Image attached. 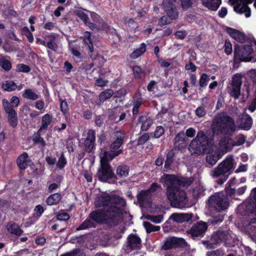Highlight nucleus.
<instances>
[{
  "mask_svg": "<svg viewBox=\"0 0 256 256\" xmlns=\"http://www.w3.org/2000/svg\"><path fill=\"white\" fill-rule=\"evenodd\" d=\"M100 199L101 205L104 206V208L90 213L88 218L76 228L77 230L95 227L96 223L110 224L112 222H114L118 220L126 206L125 200L118 196L106 194L102 195Z\"/></svg>",
  "mask_w": 256,
  "mask_h": 256,
  "instance_id": "1",
  "label": "nucleus"
},
{
  "mask_svg": "<svg viewBox=\"0 0 256 256\" xmlns=\"http://www.w3.org/2000/svg\"><path fill=\"white\" fill-rule=\"evenodd\" d=\"M192 178H179L174 174H164L160 182L166 188V194L172 206L182 208L188 204L186 192L180 190V186H188L192 182Z\"/></svg>",
  "mask_w": 256,
  "mask_h": 256,
  "instance_id": "2",
  "label": "nucleus"
},
{
  "mask_svg": "<svg viewBox=\"0 0 256 256\" xmlns=\"http://www.w3.org/2000/svg\"><path fill=\"white\" fill-rule=\"evenodd\" d=\"M192 178H179L174 174H164L160 182L166 188V194L172 206L182 208L188 204L186 192L180 190V186H188L192 182Z\"/></svg>",
  "mask_w": 256,
  "mask_h": 256,
  "instance_id": "3",
  "label": "nucleus"
},
{
  "mask_svg": "<svg viewBox=\"0 0 256 256\" xmlns=\"http://www.w3.org/2000/svg\"><path fill=\"white\" fill-rule=\"evenodd\" d=\"M237 242L236 235L232 231L218 230L212 234L210 240L202 243L207 249H213L222 242H224L226 246H234Z\"/></svg>",
  "mask_w": 256,
  "mask_h": 256,
  "instance_id": "4",
  "label": "nucleus"
},
{
  "mask_svg": "<svg viewBox=\"0 0 256 256\" xmlns=\"http://www.w3.org/2000/svg\"><path fill=\"white\" fill-rule=\"evenodd\" d=\"M212 127L213 132L218 134H232L236 130L234 119L224 112L215 116Z\"/></svg>",
  "mask_w": 256,
  "mask_h": 256,
  "instance_id": "5",
  "label": "nucleus"
},
{
  "mask_svg": "<svg viewBox=\"0 0 256 256\" xmlns=\"http://www.w3.org/2000/svg\"><path fill=\"white\" fill-rule=\"evenodd\" d=\"M126 137V133L124 130H119L113 133L114 140L110 146L108 150H102L100 160H112L115 157L122 152L120 148L124 144Z\"/></svg>",
  "mask_w": 256,
  "mask_h": 256,
  "instance_id": "6",
  "label": "nucleus"
},
{
  "mask_svg": "<svg viewBox=\"0 0 256 256\" xmlns=\"http://www.w3.org/2000/svg\"><path fill=\"white\" fill-rule=\"evenodd\" d=\"M214 139V134L209 136L202 130L198 131L194 138L188 146V150L192 154L200 155L204 154L208 146Z\"/></svg>",
  "mask_w": 256,
  "mask_h": 256,
  "instance_id": "7",
  "label": "nucleus"
},
{
  "mask_svg": "<svg viewBox=\"0 0 256 256\" xmlns=\"http://www.w3.org/2000/svg\"><path fill=\"white\" fill-rule=\"evenodd\" d=\"M242 207H246V222L244 224L249 230L248 234L253 241H256V210L254 204L246 202Z\"/></svg>",
  "mask_w": 256,
  "mask_h": 256,
  "instance_id": "8",
  "label": "nucleus"
},
{
  "mask_svg": "<svg viewBox=\"0 0 256 256\" xmlns=\"http://www.w3.org/2000/svg\"><path fill=\"white\" fill-rule=\"evenodd\" d=\"M232 138H224L220 140V147L216 146L210 148L206 153V160H219L228 152L231 150L230 146L228 144H231Z\"/></svg>",
  "mask_w": 256,
  "mask_h": 256,
  "instance_id": "9",
  "label": "nucleus"
},
{
  "mask_svg": "<svg viewBox=\"0 0 256 256\" xmlns=\"http://www.w3.org/2000/svg\"><path fill=\"white\" fill-rule=\"evenodd\" d=\"M254 50L251 45H239L236 44L234 46V68L238 67L241 62H250L252 57L250 55Z\"/></svg>",
  "mask_w": 256,
  "mask_h": 256,
  "instance_id": "10",
  "label": "nucleus"
},
{
  "mask_svg": "<svg viewBox=\"0 0 256 256\" xmlns=\"http://www.w3.org/2000/svg\"><path fill=\"white\" fill-rule=\"evenodd\" d=\"M234 161H222V162L215 168L212 172V176L217 178L223 176L224 178L218 180L219 184H223L228 178L231 170L234 167Z\"/></svg>",
  "mask_w": 256,
  "mask_h": 256,
  "instance_id": "11",
  "label": "nucleus"
},
{
  "mask_svg": "<svg viewBox=\"0 0 256 256\" xmlns=\"http://www.w3.org/2000/svg\"><path fill=\"white\" fill-rule=\"evenodd\" d=\"M210 206L213 208L218 212L226 210L228 206V198L222 192L215 194L208 200Z\"/></svg>",
  "mask_w": 256,
  "mask_h": 256,
  "instance_id": "12",
  "label": "nucleus"
},
{
  "mask_svg": "<svg viewBox=\"0 0 256 256\" xmlns=\"http://www.w3.org/2000/svg\"><path fill=\"white\" fill-rule=\"evenodd\" d=\"M100 168L98 170L99 179L102 182H112L115 181L114 172L109 165L108 161H100Z\"/></svg>",
  "mask_w": 256,
  "mask_h": 256,
  "instance_id": "13",
  "label": "nucleus"
},
{
  "mask_svg": "<svg viewBox=\"0 0 256 256\" xmlns=\"http://www.w3.org/2000/svg\"><path fill=\"white\" fill-rule=\"evenodd\" d=\"M176 0H163L162 4L168 16L172 20L176 19L179 13L174 4Z\"/></svg>",
  "mask_w": 256,
  "mask_h": 256,
  "instance_id": "14",
  "label": "nucleus"
},
{
  "mask_svg": "<svg viewBox=\"0 0 256 256\" xmlns=\"http://www.w3.org/2000/svg\"><path fill=\"white\" fill-rule=\"evenodd\" d=\"M5 112L8 114V122L10 126L14 128L17 127L18 124V114L12 106L8 105L5 107Z\"/></svg>",
  "mask_w": 256,
  "mask_h": 256,
  "instance_id": "15",
  "label": "nucleus"
},
{
  "mask_svg": "<svg viewBox=\"0 0 256 256\" xmlns=\"http://www.w3.org/2000/svg\"><path fill=\"white\" fill-rule=\"evenodd\" d=\"M225 30L232 38L238 42L243 44L246 42V37L245 34L238 30L226 26Z\"/></svg>",
  "mask_w": 256,
  "mask_h": 256,
  "instance_id": "16",
  "label": "nucleus"
},
{
  "mask_svg": "<svg viewBox=\"0 0 256 256\" xmlns=\"http://www.w3.org/2000/svg\"><path fill=\"white\" fill-rule=\"evenodd\" d=\"M189 142V139L186 137L184 132L178 134L174 138V144L178 150L184 149L186 147Z\"/></svg>",
  "mask_w": 256,
  "mask_h": 256,
  "instance_id": "17",
  "label": "nucleus"
},
{
  "mask_svg": "<svg viewBox=\"0 0 256 256\" xmlns=\"http://www.w3.org/2000/svg\"><path fill=\"white\" fill-rule=\"evenodd\" d=\"M208 226L206 222H200L192 226L190 233L192 237L202 236L207 230Z\"/></svg>",
  "mask_w": 256,
  "mask_h": 256,
  "instance_id": "18",
  "label": "nucleus"
},
{
  "mask_svg": "<svg viewBox=\"0 0 256 256\" xmlns=\"http://www.w3.org/2000/svg\"><path fill=\"white\" fill-rule=\"evenodd\" d=\"M44 38L46 40L44 46L55 52L58 50V46L56 42V37L54 34L46 35Z\"/></svg>",
  "mask_w": 256,
  "mask_h": 256,
  "instance_id": "19",
  "label": "nucleus"
},
{
  "mask_svg": "<svg viewBox=\"0 0 256 256\" xmlns=\"http://www.w3.org/2000/svg\"><path fill=\"white\" fill-rule=\"evenodd\" d=\"M234 11L239 14H244L246 18H249L251 16V10L250 8L240 2L234 6Z\"/></svg>",
  "mask_w": 256,
  "mask_h": 256,
  "instance_id": "20",
  "label": "nucleus"
},
{
  "mask_svg": "<svg viewBox=\"0 0 256 256\" xmlns=\"http://www.w3.org/2000/svg\"><path fill=\"white\" fill-rule=\"evenodd\" d=\"M138 122L141 124L140 130L147 131L154 124L153 120L147 116H140L138 119Z\"/></svg>",
  "mask_w": 256,
  "mask_h": 256,
  "instance_id": "21",
  "label": "nucleus"
},
{
  "mask_svg": "<svg viewBox=\"0 0 256 256\" xmlns=\"http://www.w3.org/2000/svg\"><path fill=\"white\" fill-rule=\"evenodd\" d=\"M252 122V117L247 113H245L242 114L240 120V126L244 130H248L251 128Z\"/></svg>",
  "mask_w": 256,
  "mask_h": 256,
  "instance_id": "22",
  "label": "nucleus"
},
{
  "mask_svg": "<svg viewBox=\"0 0 256 256\" xmlns=\"http://www.w3.org/2000/svg\"><path fill=\"white\" fill-rule=\"evenodd\" d=\"M192 214L190 213H181L173 214L170 216V218L177 222H188L192 218Z\"/></svg>",
  "mask_w": 256,
  "mask_h": 256,
  "instance_id": "23",
  "label": "nucleus"
},
{
  "mask_svg": "<svg viewBox=\"0 0 256 256\" xmlns=\"http://www.w3.org/2000/svg\"><path fill=\"white\" fill-rule=\"evenodd\" d=\"M152 194L148 190H142L138 194V200L141 204H149L150 202Z\"/></svg>",
  "mask_w": 256,
  "mask_h": 256,
  "instance_id": "24",
  "label": "nucleus"
},
{
  "mask_svg": "<svg viewBox=\"0 0 256 256\" xmlns=\"http://www.w3.org/2000/svg\"><path fill=\"white\" fill-rule=\"evenodd\" d=\"M202 4L208 10L216 11L222 4V0H202Z\"/></svg>",
  "mask_w": 256,
  "mask_h": 256,
  "instance_id": "25",
  "label": "nucleus"
},
{
  "mask_svg": "<svg viewBox=\"0 0 256 256\" xmlns=\"http://www.w3.org/2000/svg\"><path fill=\"white\" fill-rule=\"evenodd\" d=\"M128 248L130 250L140 246V240L139 237L135 235H130L128 238Z\"/></svg>",
  "mask_w": 256,
  "mask_h": 256,
  "instance_id": "26",
  "label": "nucleus"
},
{
  "mask_svg": "<svg viewBox=\"0 0 256 256\" xmlns=\"http://www.w3.org/2000/svg\"><path fill=\"white\" fill-rule=\"evenodd\" d=\"M83 40L85 45L88 46V54L90 57H92L90 54H92L94 51V46L92 42V40L91 38V34L90 32L88 31H85L84 32L83 36Z\"/></svg>",
  "mask_w": 256,
  "mask_h": 256,
  "instance_id": "27",
  "label": "nucleus"
},
{
  "mask_svg": "<svg viewBox=\"0 0 256 256\" xmlns=\"http://www.w3.org/2000/svg\"><path fill=\"white\" fill-rule=\"evenodd\" d=\"M7 230L12 234L19 236L22 233V230L19 226L14 222H9L6 226Z\"/></svg>",
  "mask_w": 256,
  "mask_h": 256,
  "instance_id": "28",
  "label": "nucleus"
},
{
  "mask_svg": "<svg viewBox=\"0 0 256 256\" xmlns=\"http://www.w3.org/2000/svg\"><path fill=\"white\" fill-rule=\"evenodd\" d=\"M205 188L200 183L196 184L192 190V196L194 198H198L204 195Z\"/></svg>",
  "mask_w": 256,
  "mask_h": 256,
  "instance_id": "29",
  "label": "nucleus"
},
{
  "mask_svg": "<svg viewBox=\"0 0 256 256\" xmlns=\"http://www.w3.org/2000/svg\"><path fill=\"white\" fill-rule=\"evenodd\" d=\"M114 91L112 89H106L101 92L99 95V101L96 102L98 106L101 105L106 100L110 98L114 94Z\"/></svg>",
  "mask_w": 256,
  "mask_h": 256,
  "instance_id": "30",
  "label": "nucleus"
},
{
  "mask_svg": "<svg viewBox=\"0 0 256 256\" xmlns=\"http://www.w3.org/2000/svg\"><path fill=\"white\" fill-rule=\"evenodd\" d=\"M146 45L145 43L142 42L138 48L135 49L130 54V58L136 59L142 56L146 51Z\"/></svg>",
  "mask_w": 256,
  "mask_h": 256,
  "instance_id": "31",
  "label": "nucleus"
},
{
  "mask_svg": "<svg viewBox=\"0 0 256 256\" xmlns=\"http://www.w3.org/2000/svg\"><path fill=\"white\" fill-rule=\"evenodd\" d=\"M0 66L6 72L10 70L12 68L10 60L6 58V56L0 54Z\"/></svg>",
  "mask_w": 256,
  "mask_h": 256,
  "instance_id": "32",
  "label": "nucleus"
},
{
  "mask_svg": "<svg viewBox=\"0 0 256 256\" xmlns=\"http://www.w3.org/2000/svg\"><path fill=\"white\" fill-rule=\"evenodd\" d=\"M132 70L134 78L136 80H142L146 76V72L138 66H134Z\"/></svg>",
  "mask_w": 256,
  "mask_h": 256,
  "instance_id": "33",
  "label": "nucleus"
},
{
  "mask_svg": "<svg viewBox=\"0 0 256 256\" xmlns=\"http://www.w3.org/2000/svg\"><path fill=\"white\" fill-rule=\"evenodd\" d=\"M2 88L4 91L12 92L17 88L16 84L12 80H6L2 83Z\"/></svg>",
  "mask_w": 256,
  "mask_h": 256,
  "instance_id": "34",
  "label": "nucleus"
},
{
  "mask_svg": "<svg viewBox=\"0 0 256 256\" xmlns=\"http://www.w3.org/2000/svg\"><path fill=\"white\" fill-rule=\"evenodd\" d=\"M22 97L24 98L34 100L38 98V95L30 88L26 89L22 94Z\"/></svg>",
  "mask_w": 256,
  "mask_h": 256,
  "instance_id": "35",
  "label": "nucleus"
},
{
  "mask_svg": "<svg viewBox=\"0 0 256 256\" xmlns=\"http://www.w3.org/2000/svg\"><path fill=\"white\" fill-rule=\"evenodd\" d=\"M175 237L167 238L162 246V248L164 250H168L175 248Z\"/></svg>",
  "mask_w": 256,
  "mask_h": 256,
  "instance_id": "36",
  "label": "nucleus"
},
{
  "mask_svg": "<svg viewBox=\"0 0 256 256\" xmlns=\"http://www.w3.org/2000/svg\"><path fill=\"white\" fill-rule=\"evenodd\" d=\"M61 198L60 195L58 193L52 194L48 198L46 203L49 206L56 204L60 202Z\"/></svg>",
  "mask_w": 256,
  "mask_h": 256,
  "instance_id": "37",
  "label": "nucleus"
},
{
  "mask_svg": "<svg viewBox=\"0 0 256 256\" xmlns=\"http://www.w3.org/2000/svg\"><path fill=\"white\" fill-rule=\"evenodd\" d=\"M52 121V116L48 114H46L42 116V129H48V126L51 124Z\"/></svg>",
  "mask_w": 256,
  "mask_h": 256,
  "instance_id": "38",
  "label": "nucleus"
},
{
  "mask_svg": "<svg viewBox=\"0 0 256 256\" xmlns=\"http://www.w3.org/2000/svg\"><path fill=\"white\" fill-rule=\"evenodd\" d=\"M251 199L250 200H246L242 204L238 206V210H241L244 209V214H246V207H241L246 202H248L250 204H254L256 206V188L252 189L251 192L250 196Z\"/></svg>",
  "mask_w": 256,
  "mask_h": 256,
  "instance_id": "39",
  "label": "nucleus"
},
{
  "mask_svg": "<svg viewBox=\"0 0 256 256\" xmlns=\"http://www.w3.org/2000/svg\"><path fill=\"white\" fill-rule=\"evenodd\" d=\"M20 32L22 35L25 36L26 37L28 42L30 43L33 42L34 36L28 27L25 26L22 28Z\"/></svg>",
  "mask_w": 256,
  "mask_h": 256,
  "instance_id": "40",
  "label": "nucleus"
},
{
  "mask_svg": "<svg viewBox=\"0 0 256 256\" xmlns=\"http://www.w3.org/2000/svg\"><path fill=\"white\" fill-rule=\"evenodd\" d=\"M246 79L248 82H251L253 84H256V70L252 69L246 74Z\"/></svg>",
  "mask_w": 256,
  "mask_h": 256,
  "instance_id": "41",
  "label": "nucleus"
},
{
  "mask_svg": "<svg viewBox=\"0 0 256 256\" xmlns=\"http://www.w3.org/2000/svg\"><path fill=\"white\" fill-rule=\"evenodd\" d=\"M116 174L120 176H126L128 174L129 168L126 166H119L116 169Z\"/></svg>",
  "mask_w": 256,
  "mask_h": 256,
  "instance_id": "42",
  "label": "nucleus"
},
{
  "mask_svg": "<svg viewBox=\"0 0 256 256\" xmlns=\"http://www.w3.org/2000/svg\"><path fill=\"white\" fill-rule=\"evenodd\" d=\"M209 80L210 78L208 74L205 73L202 74L199 80V86L200 88L198 90H202L201 88H205L208 85Z\"/></svg>",
  "mask_w": 256,
  "mask_h": 256,
  "instance_id": "43",
  "label": "nucleus"
},
{
  "mask_svg": "<svg viewBox=\"0 0 256 256\" xmlns=\"http://www.w3.org/2000/svg\"><path fill=\"white\" fill-rule=\"evenodd\" d=\"M245 137L243 134H239L236 137V140L234 142L232 140V144H228V146H230L231 149L233 146H240L243 144L245 142Z\"/></svg>",
  "mask_w": 256,
  "mask_h": 256,
  "instance_id": "44",
  "label": "nucleus"
},
{
  "mask_svg": "<svg viewBox=\"0 0 256 256\" xmlns=\"http://www.w3.org/2000/svg\"><path fill=\"white\" fill-rule=\"evenodd\" d=\"M32 140L34 144H40L42 148H44L46 146V142L39 134H34Z\"/></svg>",
  "mask_w": 256,
  "mask_h": 256,
  "instance_id": "45",
  "label": "nucleus"
},
{
  "mask_svg": "<svg viewBox=\"0 0 256 256\" xmlns=\"http://www.w3.org/2000/svg\"><path fill=\"white\" fill-rule=\"evenodd\" d=\"M144 226L148 233H150L152 232L158 231L160 230V227L159 226H154L147 222H144Z\"/></svg>",
  "mask_w": 256,
  "mask_h": 256,
  "instance_id": "46",
  "label": "nucleus"
},
{
  "mask_svg": "<svg viewBox=\"0 0 256 256\" xmlns=\"http://www.w3.org/2000/svg\"><path fill=\"white\" fill-rule=\"evenodd\" d=\"M150 138V134L148 133H146L140 136L137 140H135L136 146H142Z\"/></svg>",
  "mask_w": 256,
  "mask_h": 256,
  "instance_id": "47",
  "label": "nucleus"
},
{
  "mask_svg": "<svg viewBox=\"0 0 256 256\" xmlns=\"http://www.w3.org/2000/svg\"><path fill=\"white\" fill-rule=\"evenodd\" d=\"M60 109L62 114L66 116L69 111L68 103L66 100H62V98H60Z\"/></svg>",
  "mask_w": 256,
  "mask_h": 256,
  "instance_id": "48",
  "label": "nucleus"
},
{
  "mask_svg": "<svg viewBox=\"0 0 256 256\" xmlns=\"http://www.w3.org/2000/svg\"><path fill=\"white\" fill-rule=\"evenodd\" d=\"M164 129L162 126H157L154 132L152 133V137L155 138H158L162 136L164 133Z\"/></svg>",
  "mask_w": 256,
  "mask_h": 256,
  "instance_id": "49",
  "label": "nucleus"
},
{
  "mask_svg": "<svg viewBox=\"0 0 256 256\" xmlns=\"http://www.w3.org/2000/svg\"><path fill=\"white\" fill-rule=\"evenodd\" d=\"M175 247H180L185 248H188V246L186 240L180 238L175 237Z\"/></svg>",
  "mask_w": 256,
  "mask_h": 256,
  "instance_id": "50",
  "label": "nucleus"
},
{
  "mask_svg": "<svg viewBox=\"0 0 256 256\" xmlns=\"http://www.w3.org/2000/svg\"><path fill=\"white\" fill-rule=\"evenodd\" d=\"M242 84V81L241 75L240 74H234L232 78V86L241 87Z\"/></svg>",
  "mask_w": 256,
  "mask_h": 256,
  "instance_id": "51",
  "label": "nucleus"
},
{
  "mask_svg": "<svg viewBox=\"0 0 256 256\" xmlns=\"http://www.w3.org/2000/svg\"><path fill=\"white\" fill-rule=\"evenodd\" d=\"M122 110H123L122 108L111 110L109 112L108 114V118L110 120L116 121L117 118L118 117L120 114V111Z\"/></svg>",
  "mask_w": 256,
  "mask_h": 256,
  "instance_id": "52",
  "label": "nucleus"
},
{
  "mask_svg": "<svg viewBox=\"0 0 256 256\" xmlns=\"http://www.w3.org/2000/svg\"><path fill=\"white\" fill-rule=\"evenodd\" d=\"M84 144L86 150L88 152H90L94 148L95 142L85 139Z\"/></svg>",
  "mask_w": 256,
  "mask_h": 256,
  "instance_id": "53",
  "label": "nucleus"
},
{
  "mask_svg": "<svg viewBox=\"0 0 256 256\" xmlns=\"http://www.w3.org/2000/svg\"><path fill=\"white\" fill-rule=\"evenodd\" d=\"M76 15L80 18L84 24H86V22H88L90 20L88 15L82 10L76 11Z\"/></svg>",
  "mask_w": 256,
  "mask_h": 256,
  "instance_id": "54",
  "label": "nucleus"
},
{
  "mask_svg": "<svg viewBox=\"0 0 256 256\" xmlns=\"http://www.w3.org/2000/svg\"><path fill=\"white\" fill-rule=\"evenodd\" d=\"M30 68L25 64H18L16 65L17 72L28 73L30 71Z\"/></svg>",
  "mask_w": 256,
  "mask_h": 256,
  "instance_id": "55",
  "label": "nucleus"
},
{
  "mask_svg": "<svg viewBox=\"0 0 256 256\" xmlns=\"http://www.w3.org/2000/svg\"><path fill=\"white\" fill-rule=\"evenodd\" d=\"M225 255L226 252L222 248L208 252L206 254V256H225Z\"/></svg>",
  "mask_w": 256,
  "mask_h": 256,
  "instance_id": "56",
  "label": "nucleus"
},
{
  "mask_svg": "<svg viewBox=\"0 0 256 256\" xmlns=\"http://www.w3.org/2000/svg\"><path fill=\"white\" fill-rule=\"evenodd\" d=\"M206 110L205 106H204V104L198 106L195 110L196 115L199 118L204 116L206 114Z\"/></svg>",
  "mask_w": 256,
  "mask_h": 256,
  "instance_id": "57",
  "label": "nucleus"
},
{
  "mask_svg": "<svg viewBox=\"0 0 256 256\" xmlns=\"http://www.w3.org/2000/svg\"><path fill=\"white\" fill-rule=\"evenodd\" d=\"M240 86H232V90L230 92V96L235 99L238 98L240 94Z\"/></svg>",
  "mask_w": 256,
  "mask_h": 256,
  "instance_id": "58",
  "label": "nucleus"
},
{
  "mask_svg": "<svg viewBox=\"0 0 256 256\" xmlns=\"http://www.w3.org/2000/svg\"><path fill=\"white\" fill-rule=\"evenodd\" d=\"M130 31L134 30L138 28V24L134 19L130 18L126 22Z\"/></svg>",
  "mask_w": 256,
  "mask_h": 256,
  "instance_id": "59",
  "label": "nucleus"
},
{
  "mask_svg": "<svg viewBox=\"0 0 256 256\" xmlns=\"http://www.w3.org/2000/svg\"><path fill=\"white\" fill-rule=\"evenodd\" d=\"M178 154V150L176 149H172L169 150L166 154V160H174L176 158V156Z\"/></svg>",
  "mask_w": 256,
  "mask_h": 256,
  "instance_id": "60",
  "label": "nucleus"
},
{
  "mask_svg": "<svg viewBox=\"0 0 256 256\" xmlns=\"http://www.w3.org/2000/svg\"><path fill=\"white\" fill-rule=\"evenodd\" d=\"M56 218L60 221H67L70 218V216L66 212L62 211L57 214Z\"/></svg>",
  "mask_w": 256,
  "mask_h": 256,
  "instance_id": "61",
  "label": "nucleus"
},
{
  "mask_svg": "<svg viewBox=\"0 0 256 256\" xmlns=\"http://www.w3.org/2000/svg\"><path fill=\"white\" fill-rule=\"evenodd\" d=\"M96 133L95 130L93 129H89L86 134V138L87 140H90L96 142Z\"/></svg>",
  "mask_w": 256,
  "mask_h": 256,
  "instance_id": "62",
  "label": "nucleus"
},
{
  "mask_svg": "<svg viewBox=\"0 0 256 256\" xmlns=\"http://www.w3.org/2000/svg\"><path fill=\"white\" fill-rule=\"evenodd\" d=\"M107 138L106 134L104 132L98 134V142L102 146V144L106 143Z\"/></svg>",
  "mask_w": 256,
  "mask_h": 256,
  "instance_id": "63",
  "label": "nucleus"
},
{
  "mask_svg": "<svg viewBox=\"0 0 256 256\" xmlns=\"http://www.w3.org/2000/svg\"><path fill=\"white\" fill-rule=\"evenodd\" d=\"M181 6L184 10H186L191 8L193 4L190 0H180Z\"/></svg>",
  "mask_w": 256,
  "mask_h": 256,
  "instance_id": "64",
  "label": "nucleus"
}]
</instances>
